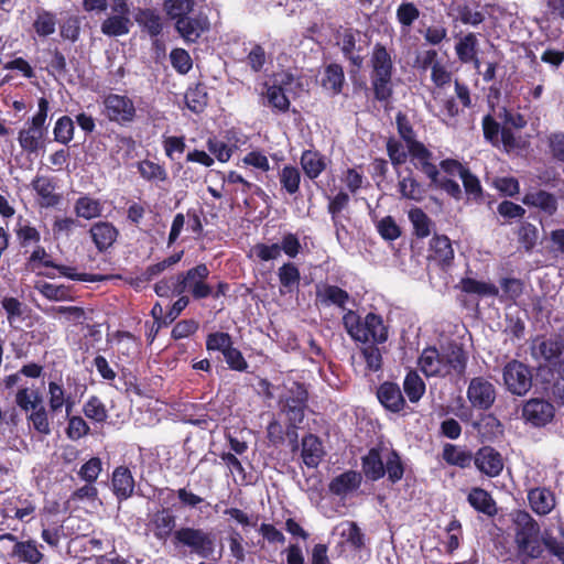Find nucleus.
Instances as JSON below:
<instances>
[{
  "mask_svg": "<svg viewBox=\"0 0 564 564\" xmlns=\"http://www.w3.org/2000/svg\"><path fill=\"white\" fill-rule=\"evenodd\" d=\"M384 469L388 475V479L395 484L400 481L404 474V466L399 454L393 449L386 451Z\"/></svg>",
  "mask_w": 564,
  "mask_h": 564,
  "instance_id": "obj_48",
  "label": "nucleus"
},
{
  "mask_svg": "<svg viewBox=\"0 0 564 564\" xmlns=\"http://www.w3.org/2000/svg\"><path fill=\"white\" fill-rule=\"evenodd\" d=\"M31 185L40 197L42 207H52L58 204L59 196L55 193L56 186L52 177L36 176Z\"/></svg>",
  "mask_w": 564,
  "mask_h": 564,
  "instance_id": "obj_28",
  "label": "nucleus"
},
{
  "mask_svg": "<svg viewBox=\"0 0 564 564\" xmlns=\"http://www.w3.org/2000/svg\"><path fill=\"white\" fill-rule=\"evenodd\" d=\"M518 237L520 243L529 251L536 245L539 230L533 224L523 221L519 227Z\"/></svg>",
  "mask_w": 564,
  "mask_h": 564,
  "instance_id": "obj_59",
  "label": "nucleus"
},
{
  "mask_svg": "<svg viewBox=\"0 0 564 564\" xmlns=\"http://www.w3.org/2000/svg\"><path fill=\"white\" fill-rule=\"evenodd\" d=\"M132 22L130 15L111 14L101 23V32L108 36H121L130 32Z\"/></svg>",
  "mask_w": 564,
  "mask_h": 564,
  "instance_id": "obj_36",
  "label": "nucleus"
},
{
  "mask_svg": "<svg viewBox=\"0 0 564 564\" xmlns=\"http://www.w3.org/2000/svg\"><path fill=\"white\" fill-rule=\"evenodd\" d=\"M452 18L459 20L463 24L476 26L484 22L485 14L478 10H471L467 1L464 0L459 7H456V11Z\"/></svg>",
  "mask_w": 564,
  "mask_h": 564,
  "instance_id": "obj_51",
  "label": "nucleus"
},
{
  "mask_svg": "<svg viewBox=\"0 0 564 564\" xmlns=\"http://www.w3.org/2000/svg\"><path fill=\"white\" fill-rule=\"evenodd\" d=\"M409 219L417 238H426L432 232L431 218L419 207L409 210Z\"/></svg>",
  "mask_w": 564,
  "mask_h": 564,
  "instance_id": "obj_44",
  "label": "nucleus"
},
{
  "mask_svg": "<svg viewBox=\"0 0 564 564\" xmlns=\"http://www.w3.org/2000/svg\"><path fill=\"white\" fill-rule=\"evenodd\" d=\"M460 284L462 290L469 294H477L480 296H496L499 293V290L496 285L470 278L463 279Z\"/></svg>",
  "mask_w": 564,
  "mask_h": 564,
  "instance_id": "obj_50",
  "label": "nucleus"
},
{
  "mask_svg": "<svg viewBox=\"0 0 564 564\" xmlns=\"http://www.w3.org/2000/svg\"><path fill=\"white\" fill-rule=\"evenodd\" d=\"M434 99L440 104V119L446 124H453V120L459 115V107L454 97H441V93L433 94Z\"/></svg>",
  "mask_w": 564,
  "mask_h": 564,
  "instance_id": "obj_46",
  "label": "nucleus"
},
{
  "mask_svg": "<svg viewBox=\"0 0 564 564\" xmlns=\"http://www.w3.org/2000/svg\"><path fill=\"white\" fill-rule=\"evenodd\" d=\"M172 66L180 74H187L192 68V58L183 48H174L170 54Z\"/></svg>",
  "mask_w": 564,
  "mask_h": 564,
  "instance_id": "obj_62",
  "label": "nucleus"
},
{
  "mask_svg": "<svg viewBox=\"0 0 564 564\" xmlns=\"http://www.w3.org/2000/svg\"><path fill=\"white\" fill-rule=\"evenodd\" d=\"M361 356L369 371L376 372L381 369L382 355L376 345H368L361 348Z\"/></svg>",
  "mask_w": 564,
  "mask_h": 564,
  "instance_id": "obj_61",
  "label": "nucleus"
},
{
  "mask_svg": "<svg viewBox=\"0 0 564 564\" xmlns=\"http://www.w3.org/2000/svg\"><path fill=\"white\" fill-rule=\"evenodd\" d=\"M468 356L464 348L449 343L441 350L435 347L425 348L420 358L419 366L427 377L462 378L467 368Z\"/></svg>",
  "mask_w": 564,
  "mask_h": 564,
  "instance_id": "obj_1",
  "label": "nucleus"
},
{
  "mask_svg": "<svg viewBox=\"0 0 564 564\" xmlns=\"http://www.w3.org/2000/svg\"><path fill=\"white\" fill-rule=\"evenodd\" d=\"M9 541L11 543V552L9 556L18 558L20 562L28 564H39L43 558V553L39 550L36 542L33 540L18 541L12 533L0 534V543Z\"/></svg>",
  "mask_w": 564,
  "mask_h": 564,
  "instance_id": "obj_12",
  "label": "nucleus"
},
{
  "mask_svg": "<svg viewBox=\"0 0 564 564\" xmlns=\"http://www.w3.org/2000/svg\"><path fill=\"white\" fill-rule=\"evenodd\" d=\"M522 203L529 207H534L547 216H553L557 212V198L554 194L544 189H532L524 194Z\"/></svg>",
  "mask_w": 564,
  "mask_h": 564,
  "instance_id": "obj_21",
  "label": "nucleus"
},
{
  "mask_svg": "<svg viewBox=\"0 0 564 564\" xmlns=\"http://www.w3.org/2000/svg\"><path fill=\"white\" fill-rule=\"evenodd\" d=\"M403 389L410 402L416 403L425 392V383L415 371H409L403 381Z\"/></svg>",
  "mask_w": 564,
  "mask_h": 564,
  "instance_id": "obj_45",
  "label": "nucleus"
},
{
  "mask_svg": "<svg viewBox=\"0 0 564 564\" xmlns=\"http://www.w3.org/2000/svg\"><path fill=\"white\" fill-rule=\"evenodd\" d=\"M75 212L78 217L91 219L101 214V205L99 200L85 196L77 199Z\"/></svg>",
  "mask_w": 564,
  "mask_h": 564,
  "instance_id": "obj_54",
  "label": "nucleus"
},
{
  "mask_svg": "<svg viewBox=\"0 0 564 564\" xmlns=\"http://www.w3.org/2000/svg\"><path fill=\"white\" fill-rule=\"evenodd\" d=\"M408 152L411 155L413 165L423 172L431 182H437V166L431 162L432 153L424 147V144L421 142L412 143L408 148Z\"/></svg>",
  "mask_w": 564,
  "mask_h": 564,
  "instance_id": "obj_19",
  "label": "nucleus"
},
{
  "mask_svg": "<svg viewBox=\"0 0 564 564\" xmlns=\"http://www.w3.org/2000/svg\"><path fill=\"white\" fill-rule=\"evenodd\" d=\"M467 499L470 506L485 514L492 516L497 512L494 499L481 488L471 489Z\"/></svg>",
  "mask_w": 564,
  "mask_h": 564,
  "instance_id": "obj_41",
  "label": "nucleus"
},
{
  "mask_svg": "<svg viewBox=\"0 0 564 564\" xmlns=\"http://www.w3.org/2000/svg\"><path fill=\"white\" fill-rule=\"evenodd\" d=\"M308 393L304 384L292 382L280 400L281 410L289 421L288 436L297 438L295 430L304 420V411L307 406Z\"/></svg>",
  "mask_w": 564,
  "mask_h": 564,
  "instance_id": "obj_6",
  "label": "nucleus"
},
{
  "mask_svg": "<svg viewBox=\"0 0 564 564\" xmlns=\"http://www.w3.org/2000/svg\"><path fill=\"white\" fill-rule=\"evenodd\" d=\"M395 17L401 26L409 30L419 19L420 10L413 2H402L397 9Z\"/></svg>",
  "mask_w": 564,
  "mask_h": 564,
  "instance_id": "obj_57",
  "label": "nucleus"
},
{
  "mask_svg": "<svg viewBox=\"0 0 564 564\" xmlns=\"http://www.w3.org/2000/svg\"><path fill=\"white\" fill-rule=\"evenodd\" d=\"M45 313L52 316H63L66 322L74 325L82 324L86 319V313L79 306H52Z\"/></svg>",
  "mask_w": 564,
  "mask_h": 564,
  "instance_id": "obj_49",
  "label": "nucleus"
},
{
  "mask_svg": "<svg viewBox=\"0 0 564 564\" xmlns=\"http://www.w3.org/2000/svg\"><path fill=\"white\" fill-rule=\"evenodd\" d=\"M232 345L229 334L223 332L212 333L207 336L206 348L208 350L221 351L223 354Z\"/></svg>",
  "mask_w": 564,
  "mask_h": 564,
  "instance_id": "obj_63",
  "label": "nucleus"
},
{
  "mask_svg": "<svg viewBox=\"0 0 564 564\" xmlns=\"http://www.w3.org/2000/svg\"><path fill=\"white\" fill-rule=\"evenodd\" d=\"M466 395L473 409L486 411L494 405L497 391L490 380L480 376L469 381Z\"/></svg>",
  "mask_w": 564,
  "mask_h": 564,
  "instance_id": "obj_10",
  "label": "nucleus"
},
{
  "mask_svg": "<svg viewBox=\"0 0 564 564\" xmlns=\"http://www.w3.org/2000/svg\"><path fill=\"white\" fill-rule=\"evenodd\" d=\"M84 414L98 423L105 422L108 417L107 409L101 400L95 395L90 397L83 408Z\"/></svg>",
  "mask_w": 564,
  "mask_h": 564,
  "instance_id": "obj_58",
  "label": "nucleus"
},
{
  "mask_svg": "<svg viewBox=\"0 0 564 564\" xmlns=\"http://www.w3.org/2000/svg\"><path fill=\"white\" fill-rule=\"evenodd\" d=\"M138 171L149 182H165L167 180L165 167L150 160L139 162Z\"/></svg>",
  "mask_w": 564,
  "mask_h": 564,
  "instance_id": "obj_47",
  "label": "nucleus"
},
{
  "mask_svg": "<svg viewBox=\"0 0 564 564\" xmlns=\"http://www.w3.org/2000/svg\"><path fill=\"white\" fill-rule=\"evenodd\" d=\"M286 91L281 89L280 85L264 83L260 93L261 104L270 107L275 112H286L290 109L291 102L288 98Z\"/></svg>",
  "mask_w": 564,
  "mask_h": 564,
  "instance_id": "obj_20",
  "label": "nucleus"
},
{
  "mask_svg": "<svg viewBox=\"0 0 564 564\" xmlns=\"http://www.w3.org/2000/svg\"><path fill=\"white\" fill-rule=\"evenodd\" d=\"M35 289L46 299L52 301H63L68 296V290L64 285H55L47 282H39Z\"/></svg>",
  "mask_w": 564,
  "mask_h": 564,
  "instance_id": "obj_60",
  "label": "nucleus"
},
{
  "mask_svg": "<svg viewBox=\"0 0 564 564\" xmlns=\"http://www.w3.org/2000/svg\"><path fill=\"white\" fill-rule=\"evenodd\" d=\"M321 84L322 87L330 91L332 95L340 94L345 84L343 67L335 63L327 65L324 69Z\"/></svg>",
  "mask_w": 564,
  "mask_h": 564,
  "instance_id": "obj_33",
  "label": "nucleus"
},
{
  "mask_svg": "<svg viewBox=\"0 0 564 564\" xmlns=\"http://www.w3.org/2000/svg\"><path fill=\"white\" fill-rule=\"evenodd\" d=\"M75 126L74 121L68 116H63L57 119L53 133L54 140L62 144H68L74 138Z\"/></svg>",
  "mask_w": 564,
  "mask_h": 564,
  "instance_id": "obj_53",
  "label": "nucleus"
},
{
  "mask_svg": "<svg viewBox=\"0 0 564 564\" xmlns=\"http://www.w3.org/2000/svg\"><path fill=\"white\" fill-rule=\"evenodd\" d=\"M370 80L375 98L386 101L392 96V75L394 70L391 54L382 45L377 43L370 57Z\"/></svg>",
  "mask_w": 564,
  "mask_h": 564,
  "instance_id": "obj_4",
  "label": "nucleus"
},
{
  "mask_svg": "<svg viewBox=\"0 0 564 564\" xmlns=\"http://www.w3.org/2000/svg\"><path fill=\"white\" fill-rule=\"evenodd\" d=\"M105 115L110 121L131 122L135 117L133 101L123 95L109 94L104 98Z\"/></svg>",
  "mask_w": 564,
  "mask_h": 564,
  "instance_id": "obj_11",
  "label": "nucleus"
},
{
  "mask_svg": "<svg viewBox=\"0 0 564 564\" xmlns=\"http://www.w3.org/2000/svg\"><path fill=\"white\" fill-rule=\"evenodd\" d=\"M48 408L52 414H55L65 406L66 415L69 416L76 404V397L73 393H66L64 387L56 382L50 381L47 388Z\"/></svg>",
  "mask_w": 564,
  "mask_h": 564,
  "instance_id": "obj_18",
  "label": "nucleus"
},
{
  "mask_svg": "<svg viewBox=\"0 0 564 564\" xmlns=\"http://www.w3.org/2000/svg\"><path fill=\"white\" fill-rule=\"evenodd\" d=\"M536 350L556 371L564 373V346L546 339L538 345Z\"/></svg>",
  "mask_w": 564,
  "mask_h": 564,
  "instance_id": "obj_31",
  "label": "nucleus"
},
{
  "mask_svg": "<svg viewBox=\"0 0 564 564\" xmlns=\"http://www.w3.org/2000/svg\"><path fill=\"white\" fill-rule=\"evenodd\" d=\"M325 455L322 442L313 434L302 441V458L308 468H316Z\"/></svg>",
  "mask_w": 564,
  "mask_h": 564,
  "instance_id": "obj_29",
  "label": "nucleus"
},
{
  "mask_svg": "<svg viewBox=\"0 0 564 564\" xmlns=\"http://www.w3.org/2000/svg\"><path fill=\"white\" fill-rule=\"evenodd\" d=\"M430 257L440 264H449L454 258L451 240L446 236H434L430 243Z\"/></svg>",
  "mask_w": 564,
  "mask_h": 564,
  "instance_id": "obj_35",
  "label": "nucleus"
},
{
  "mask_svg": "<svg viewBox=\"0 0 564 564\" xmlns=\"http://www.w3.org/2000/svg\"><path fill=\"white\" fill-rule=\"evenodd\" d=\"M33 28L40 36H48L53 34L56 28L55 14L44 10L37 12Z\"/></svg>",
  "mask_w": 564,
  "mask_h": 564,
  "instance_id": "obj_56",
  "label": "nucleus"
},
{
  "mask_svg": "<svg viewBox=\"0 0 564 564\" xmlns=\"http://www.w3.org/2000/svg\"><path fill=\"white\" fill-rule=\"evenodd\" d=\"M47 112L48 101L45 98H40L37 112L19 131L18 141L23 151L36 153L44 147Z\"/></svg>",
  "mask_w": 564,
  "mask_h": 564,
  "instance_id": "obj_5",
  "label": "nucleus"
},
{
  "mask_svg": "<svg viewBox=\"0 0 564 564\" xmlns=\"http://www.w3.org/2000/svg\"><path fill=\"white\" fill-rule=\"evenodd\" d=\"M362 476L355 470H347L335 478L328 485L329 491L338 497H346L357 490L361 485Z\"/></svg>",
  "mask_w": 564,
  "mask_h": 564,
  "instance_id": "obj_25",
  "label": "nucleus"
},
{
  "mask_svg": "<svg viewBox=\"0 0 564 564\" xmlns=\"http://www.w3.org/2000/svg\"><path fill=\"white\" fill-rule=\"evenodd\" d=\"M163 8L167 17L175 23L195 12L194 0H164Z\"/></svg>",
  "mask_w": 564,
  "mask_h": 564,
  "instance_id": "obj_39",
  "label": "nucleus"
},
{
  "mask_svg": "<svg viewBox=\"0 0 564 564\" xmlns=\"http://www.w3.org/2000/svg\"><path fill=\"white\" fill-rule=\"evenodd\" d=\"M443 459L453 466L466 468L473 462V454L469 451L454 444H446L443 448Z\"/></svg>",
  "mask_w": 564,
  "mask_h": 564,
  "instance_id": "obj_38",
  "label": "nucleus"
},
{
  "mask_svg": "<svg viewBox=\"0 0 564 564\" xmlns=\"http://www.w3.org/2000/svg\"><path fill=\"white\" fill-rule=\"evenodd\" d=\"M333 534L340 538L339 545L351 551H359L365 546V534L354 521H341L334 528Z\"/></svg>",
  "mask_w": 564,
  "mask_h": 564,
  "instance_id": "obj_17",
  "label": "nucleus"
},
{
  "mask_svg": "<svg viewBox=\"0 0 564 564\" xmlns=\"http://www.w3.org/2000/svg\"><path fill=\"white\" fill-rule=\"evenodd\" d=\"M112 490L119 501L127 500L133 495L134 478L124 466L117 467L112 473Z\"/></svg>",
  "mask_w": 564,
  "mask_h": 564,
  "instance_id": "obj_26",
  "label": "nucleus"
},
{
  "mask_svg": "<svg viewBox=\"0 0 564 564\" xmlns=\"http://www.w3.org/2000/svg\"><path fill=\"white\" fill-rule=\"evenodd\" d=\"M555 414L553 404L543 399H531L527 401L522 409V416L525 422L535 427L549 424Z\"/></svg>",
  "mask_w": 564,
  "mask_h": 564,
  "instance_id": "obj_15",
  "label": "nucleus"
},
{
  "mask_svg": "<svg viewBox=\"0 0 564 564\" xmlns=\"http://www.w3.org/2000/svg\"><path fill=\"white\" fill-rule=\"evenodd\" d=\"M26 420L37 433L42 435L51 434L52 430L48 419V412L45 408H37L32 410L30 414L26 416Z\"/></svg>",
  "mask_w": 564,
  "mask_h": 564,
  "instance_id": "obj_55",
  "label": "nucleus"
},
{
  "mask_svg": "<svg viewBox=\"0 0 564 564\" xmlns=\"http://www.w3.org/2000/svg\"><path fill=\"white\" fill-rule=\"evenodd\" d=\"M387 448H371L366 456L362 457V473L372 480H379L386 475L384 460Z\"/></svg>",
  "mask_w": 564,
  "mask_h": 564,
  "instance_id": "obj_23",
  "label": "nucleus"
},
{
  "mask_svg": "<svg viewBox=\"0 0 564 564\" xmlns=\"http://www.w3.org/2000/svg\"><path fill=\"white\" fill-rule=\"evenodd\" d=\"M377 397L382 406L393 413L402 411L405 405L400 387L393 382L380 384L377 390Z\"/></svg>",
  "mask_w": 564,
  "mask_h": 564,
  "instance_id": "obj_22",
  "label": "nucleus"
},
{
  "mask_svg": "<svg viewBox=\"0 0 564 564\" xmlns=\"http://www.w3.org/2000/svg\"><path fill=\"white\" fill-rule=\"evenodd\" d=\"M185 104L194 113L204 111L208 104V95L204 85L197 84L185 93Z\"/></svg>",
  "mask_w": 564,
  "mask_h": 564,
  "instance_id": "obj_42",
  "label": "nucleus"
},
{
  "mask_svg": "<svg viewBox=\"0 0 564 564\" xmlns=\"http://www.w3.org/2000/svg\"><path fill=\"white\" fill-rule=\"evenodd\" d=\"M343 325L355 341L382 344L388 339V328L382 317L373 313L361 318L356 312L348 310L343 316Z\"/></svg>",
  "mask_w": 564,
  "mask_h": 564,
  "instance_id": "obj_3",
  "label": "nucleus"
},
{
  "mask_svg": "<svg viewBox=\"0 0 564 564\" xmlns=\"http://www.w3.org/2000/svg\"><path fill=\"white\" fill-rule=\"evenodd\" d=\"M514 525V542L518 555L523 563L540 558L544 552V539H541V528L534 518L524 510L512 513Z\"/></svg>",
  "mask_w": 564,
  "mask_h": 564,
  "instance_id": "obj_2",
  "label": "nucleus"
},
{
  "mask_svg": "<svg viewBox=\"0 0 564 564\" xmlns=\"http://www.w3.org/2000/svg\"><path fill=\"white\" fill-rule=\"evenodd\" d=\"M473 460L481 474L491 478L499 476L505 466L501 454L490 446L479 448Z\"/></svg>",
  "mask_w": 564,
  "mask_h": 564,
  "instance_id": "obj_16",
  "label": "nucleus"
},
{
  "mask_svg": "<svg viewBox=\"0 0 564 564\" xmlns=\"http://www.w3.org/2000/svg\"><path fill=\"white\" fill-rule=\"evenodd\" d=\"M208 17L203 12H193L185 19H181L175 23V30L187 43H195L197 40L209 30Z\"/></svg>",
  "mask_w": 564,
  "mask_h": 564,
  "instance_id": "obj_14",
  "label": "nucleus"
},
{
  "mask_svg": "<svg viewBox=\"0 0 564 564\" xmlns=\"http://www.w3.org/2000/svg\"><path fill=\"white\" fill-rule=\"evenodd\" d=\"M377 230L386 240H395L401 235L399 226L391 216H386L378 221Z\"/></svg>",
  "mask_w": 564,
  "mask_h": 564,
  "instance_id": "obj_64",
  "label": "nucleus"
},
{
  "mask_svg": "<svg viewBox=\"0 0 564 564\" xmlns=\"http://www.w3.org/2000/svg\"><path fill=\"white\" fill-rule=\"evenodd\" d=\"M531 509L539 516L549 514L556 506L555 495L546 488H533L528 492Z\"/></svg>",
  "mask_w": 564,
  "mask_h": 564,
  "instance_id": "obj_27",
  "label": "nucleus"
},
{
  "mask_svg": "<svg viewBox=\"0 0 564 564\" xmlns=\"http://www.w3.org/2000/svg\"><path fill=\"white\" fill-rule=\"evenodd\" d=\"M349 300L350 296L348 292L337 285L321 284L316 286V302L321 305H335L341 310H345Z\"/></svg>",
  "mask_w": 564,
  "mask_h": 564,
  "instance_id": "obj_24",
  "label": "nucleus"
},
{
  "mask_svg": "<svg viewBox=\"0 0 564 564\" xmlns=\"http://www.w3.org/2000/svg\"><path fill=\"white\" fill-rule=\"evenodd\" d=\"M280 183L282 187L290 194L297 193L301 183V174L297 167L285 165L280 172Z\"/></svg>",
  "mask_w": 564,
  "mask_h": 564,
  "instance_id": "obj_52",
  "label": "nucleus"
},
{
  "mask_svg": "<svg viewBox=\"0 0 564 564\" xmlns=\"http://www.w3.org/2000/svg\"><path fill=\"white\" fill-rule=\"evenodd\" d=\"M398 189L402 198L421 202L425 197V189L410 173L403 176L398 183Z\"/></svg>",
  "mask_w": 564,
  "mask_h": 564,
  "instance_id": "obj_40",
  "label": "nucleus"
},
{
  "mask_svg": "<svg viewBox=\"0 0 564 564\" xmlns=\"http://www.w3.org/2000/svg\"><path fill=\"white\" fill-rule=\"evenodd\" d=\"M134 19L151 37H156L163 30L162 18L155 10L140 9Z\"/></svg>",
  "mask_w": 564,
  "mask_h": 564,
  "instance_id": "obj_34",
  "label": "nucleus"
},
{
  "mask_svg": "<svg viewBox=\"0 0 564 564\" xmlns=\"http://www.w3.org/2000/svg\"><path fill=\"white\" fill-rule=\"evenodd\" d=\"M208 275L209 270L207 265L204 263L198 264L177 276L175 292L182 294L187 291L196 300L206 299L212 295V286L205 282Z\"/></svg>",
  "mask_w": 564,
  "mask_h": 564,
  "instance_id": "obj_8",
  "label": "nucleus"
},
{
  "mask_svg": "<svg viewBox=\"0 0 564 564\" xmlns=\"http://www.w3.org/2000/svg\"><path fill=\"white\" fill-rule=\"evenodd\" d=\"M172 544L178 547H186L192 553L208 557L215 550L214 538L209 532L193 527H181L175 531Z\"/></svg>",
  "mask_w": 564,
  "mask_h": 564,
  "instance_id": "obj_7",
  "label": "nucleus"
},
{
  "mask_svg": "<svg viewBox=\"0 0 564 564\" xmlns=\"http://www.w3.org/2000/svg\"><path fill=\"white\" fill-rule=\"evenodd\" d=\"M478 40L474 33H468L459 39L455 45V52L462 63H470L476 59Z\"/></svg>",
  "mask_w": 564,
  "mask_h": 564,
  "instance_id": "obj_43",
  "label": "nucleus"
},
{
  "mask_svg": "<svg viewBox=\"0 0 564 564\" xmlns=\"http://www.w3.org/2000/svg\"><path fill=\"white\" fill-rule=\"evenodd\" d=\"M148 528L153 536L161 542H166L169 538L174 539L176 529V517L171 509L161 508L150 514Z\"/></svg>",
  "mask_w": 564,
  "mask_h": 564,
  "instance_id": "obj_13",
  "label": "nucleus"
},
{
  "mask_svg": "<svg viewBox=\"0 0 564 564\" xmlns=\"http://www.w3.org/2000/svg\"><path fill=\"white\" fill-rule=\"evenodd\" d=\"M503 382L509 392L524 395L532 387V372L528 366L519 360H511L502 371Z\"/></svg>",
  "mask_w": 564,
  "mask_h": 564,
  "instance_id": "obj_9",
  "label": "nucleus"
},
{
  "mask_svg": "<svg viewBox=\"0 0 564 564\" xmlns=\"http://www.w3.org/2000/svg\"><path fill=\"white\" fill-rule=\"evenodd\" d=\"M278 276L281 284L280 292L291 293L299 288L301 281V273L299 268L292 263L286 262L278 270Z\"/></svg>",
  "mask_w": 564,
  "mask_h": 564,
  "instance_id": "obj_37",
  "label": "nucleus"
},
{
  "mask_svg": "<svg viewBox=\"0 0 564 564\" xmlns=\"http://www.w3.org/2000/svg\"><path fill=\"white\" fill-rule=\"evenodd\" d=\"M91 239L99 251L108 249L116 241L118 230L106 221H99L93 225L89 230Z\"/></svg>",
  "mask_w": 564,
  "mask_h": 564,
  "instance_id": "obj_30",
  "label": "nucleus"
},
{
  "mask_svg": "<svg viewBox=\"0 0 564 564\" xmlns=\"http://www.w3.org/2000/svg\"><path fill=\"white\" fill-rule=\"evenodd\" d=\"M302 170L311 178H317L327 167V161L324 155L317 151L305 150L300 160Z\"/></svg>",
  "mask_w": 564,
  "mask_h": 564,
  "instance_id": "obj_32",
  "label": "nucleus"
}]
</instances>
